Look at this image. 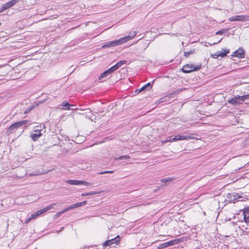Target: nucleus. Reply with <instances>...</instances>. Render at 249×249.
<instances>
[{
  "mask_svg": "<svg viewBox=\"0 0 249 249\" xmlns=\"http://www.w3.org/2000/svg\"><path fill=\"white\" fill-rule=\"evenodd\" d=\"M114 173V171H106L102 172L99 173V174H112Z\"/></svg>",
  "mask_w": 249,
  "mask_h": 249,
  "instance_id": "f704fd0d",
  "label": "nucleus"
},
{
  "mask_svg": "<svg viewBox=\"0 0 249 249\" xmlns=\"http://www.w3.org/2000/svg\"><path fill=\"white\" fill-rule=\"evenodd\" d=\"M232 56H236L238 58H244L245 57V52L243 49L239 48L233 53Z\"/></svg>",
  "mask_w": 249,
  "mask_h": 249,
  "instance_id": "1a4fd4ad",
  "label": "nucleus"
},
{
  "mask_svg": "<svg viewBox=\"0 0 249 249\" xmlns=\"http://www.w3.org/2000/svg\"><path fill=\"white\" fill-rule=\"evenodd\" d=\"M195 53V50H191L188 52H184V56L185 57H188L191 54H192Z\"/></svg>",
  "mask_w": 249,
  "mask_h": 249,
  "instance_id": "c85d7f7f",
  "label": "nucleus"
},
{
  "mask_svg": "<svg viewBox=\"0 0 249 249\" xmlns=\"http://www.w3.org/2000/svg\"><path fill=\"white\" fill-rule=\"evenodd\" d=\"M180 141L179 135H177L173 138L171 137V142Z\"/></svg>",
  "mask_w": 249,
  "mask_h": 249,
  "instance_id": "7c9ffc66",
  "label": "nucleus"
},
{
  "mask_svg": "<svg viewBox=\"0 0 249 249\" xmlns=\"http://www.w3.org/2000/svg\"><path fill=\"white\" fill-rule=\"evenodd\" d=\"M109 70H110V71H111L112 72H113L114 71L117 70V69L114 66H113L112 67L109 68Z\"/></svg>",
  "mask_w": 249,
  "mask_h": 249,
  "instance_id": "ea45409f",
  "label": "nucleus"
},
{
  "mask_svg": "<svg viewBox=\"0 0 249 249\" xmlns=\"http://www.w3.org/2000/svg\"><path fill=\"white\" fill-rule=\"evenodd\" d=\"M120 237L117 235L115 238L106 241L103 244L104 248L114 245H117L120 242Z\"/></svg>",
  "mask_w": 249,
  "mask_h": 249,
  "instance_id": "20e7f679",
  "label": "nucleus"
},
{
  "mask_svg": "<svg viewBox=\"0 0 249 249\" xmlns=\"http://www.w3.org/2000/svg\"><path fill=\"white\" fill-rule=\"evenodd\" d=\"M66 182L71 185H81V180L68 179Z\"/></svg>",
  "mask_w": 249,
  "mask_h": 249,
  "instance_id": "2eb2a0df",
  "label": "nucleus"
},
{
  "mask_svg": "<svg viewBox=\"0 0 249 249\" xmlns=\"http://www.w3.org/2000/svg\"><path fill=\"white\" fill-rule=\"evenodd\" d=\"M62 106L63 107V108L64 109H71L70 108V107L73 106L72 105H70L66 101H64L62 103Z\"/></svg>",
  "mask_w": 249,
  "mask_h": 249,
  "instance_id": "a211bd4d",
  "label": "nucleus"
},
{
  "mask_svg": "<svg viewBox=\"0 0 249 249\" xmlns=\"http://www.w3.org/2000/svg\"><path fill=\"white\" fill-rule=\"evenodd\" d=\"M228 198L229 199L228 201L230 202H231L237 198V196L231 194H229L228 196Z\"/></svg>",
  "mask_w": 249,
  "mask_h": 249,
  "instance_id": "6ab92c4d",
  "label": "nucleus"
},
{
  "mask_svg": "<svg viewBox=\"0 0 249 249\" xmlns=\"http://www.w3.org/2000/svg\"><path fill=\"white\" fill-rule=\"evenodd\" d=\"M65 212H66V211H65V209H64L63 210H62V211H60V212H59L55 214V215H54V216H55V217H59V216L61 214H62V213H65Z\"/></svg>",
  "mask_w": 249,
  "mask_h": 249,
  "instance_id": "473e14b6",
  "label": "nucleus"
},
{
  "mask_svg": "<svg viewBox=\"0 0 249 249\" xmlns=\"http://www.w3.org/2000/svg\"><path fill=\"white\" fill-rule=\"evenodd\" d=\"M130 156H129L128 155H124V156H120L119 157L115 158L114 159L117 160H124V159H125V160L129 159H130Z\"/></svg>",
  "mask_w": 249,
  "mask_h": 249,
  "instance_id": "b1692460",
  "label": "nucleus"
},
{
  "mask_svg": "<svg viewBox=\"0 0 249 249\" xmlns=\"http://www.w3.org/2000/svg\"><path fill=\"white\" fill-rule=\"evenodd\" d=\"M109 76L108 73L106 72V71H105L104 72H103L101 75L99 77V80H101L103 78L106 77L107 76Z\"/></svg>",
  "mask_w": 249,
  "mask_h": 249,
  "instance_id": "c756f323",
  "label": "nucleus"
},
{
  "mask_svg": "<svg viewBox=\"0 0 249 249\" xmlns=\"http://www.w3.org/2000/svg\"><path fill=\"white\" fill-rule=\"evenodd\" d=\"M56 203H53L50 205L49 206H47L46 207L44 208V209L39 210L37 211L36 213H35L36 215V216H38L40 215L41 214L44 213L46 212L47 211L50 210V209H52L54 208V206L56 205Z\"/></svg>",
  "mask_w": 249,
  "mask_h": 249,
  "instance_id": "0eeeda50",
  "label": "nucleus"
},
{
  "mask_svg": "<svg viewBox=\"0 0 249 249\" xmlns=\"http://www.w3.org/2000/svg\"><path fill=\"white\" fill-rule=\"evenodd\" d=\"M211 56L214 59H217L219 57H222L220 52H217L213 54H212Z\"/></svg>",
  "mask_w": 249,
  "mask_h": 249,
  "instance_id": "a878e982",
  "label": "nucleus"
},
{
  "mask_svg": "<svg viewBox=\"0 0 249 249\" xmlns=\"http://www.w3.org/2000/svg\"><path fill=\"white\" fill-rule=\"evenodd\" d=\"M228 31H229L228 29H222V30H221L220 31H217L216 33V35H222V34H223L224 33H227Z\"/></svg>",
  "mask_w": 249,
  "mask_h": 249,
  "instance_id": "cd10ccee",
  "label": "nucleus"
},
{
  "mask_svg": "<svg viewBox=\"0 0 249 249\" xmlns=\"http://www.w3.org/2000/svg\"><path fill=\"white\" fill-rule=\"evenodd\" d=\"M201 65L197 66H194L193 65L186 64L181 69L182 71L184 73H190L193 71L199 70L201 68Z\"/></svg>",
  "mask_w": 249,
  "mask_h": 249,
  "instance_id": "7ed1b4c3",
  "label": "nucleus"
},
{
  "mask_svg": "<svg viewBox=\"0 0 249 249\" xmlns=\"http://www.w3.org/2000/svg\"><path fill=\"white\" fill-rule=\"evenodd\" d=\"M182 91V89H178V90L175 91V92H176V94H178L180 92H181Z\"/></svg>",
  "mask_w": 249,
  "mask_h": 249,
  "instance_id": "c03bdc74",
  "label": "nucleus"
},
{
  "mask_svg": "<svg viewBox=\"0 0 249 249\" xmlns=\"http://www.w3.org/2000/svg\"><path fill=\"white\" fill-rule=\"evenodd\" d=\"M5 10H6L5 6L3 4L1 7L0 8V13H2L3 11H4Z\"/></svg>",
  "mask_w": 249,
  "mask_h": 249,
  "instance_id": "58836bf2",
  "label": "nucleus"
},
{
  "mask_svg": "<svg viewBox=\"0 0 249 249\" xmlns=\"http://www.w3.org/2000/svg\"><path fill=\"white\" fill-rule=\"evenodd\" d=\"M228 102L233 106H237L242 104L244 101L242 96H236L230 99Z\"/></svg>",
  "mask_w": 249,
  "mask_h": 249,
  "instance_id": "39448f33",
  "label": "nucleus"
},
{
  "mask_svg": "<svg viewBox=\"0 0 249 249\" xmlns=\"http://www.w3.org/2000/svg\"><path fill=\"white\" fill-rule=\"evenodd\" d=\"M45 127L44 124H40L39 125L36 126L34 127V130H37V131L42 132V131H43L45 129Z\"/></svg>",
  "mask_w": 249,
  "mask_h": 249,
  "instance_id": "dca6fc26",
  "label": "nucleus"
},
{
  "mask_svg": "<svg viewBox=\"0 0 249 249\" xmlns=\"http://www.w3.org/2000/svg\"><path fill=\"white\" fill-rule=\"evenodd\" d=\"M106 72L108 73V74L109 75H110L112 72H111V71H110V70H109V69H108V70H106Z\"/></svg>",
  "mask_w": 249,
  "mask_h": 249,
  "instance_id": "49530a36",
  "label": "nucleus"
},
{
  "mask_svg": "<svg viewBox=\"0 0 249 249\" xmlns=\"http://www.w3.org/2000/svg\"><path fill=\"white\" fill-rule=\"evenodd\" d=\"M248 223L249 222L244 221L242 225L239 226L240 230L246 233H249V224H248Z\"/></svg>",
  "mask_w": 249,
  "mask_h": 249,
  "instance_id": "9d476101",
  "label": "nucleus"
},
{
  "mask_svg": "<svg viewBox=\"0 0 249 249\" xmlns=\"http://www.w3.org/2000/svg\"><path fill=\"white\" fill-rule=\"evenodd\" d=\"M37 216L36 215V213H34V214H31L28 218L26 220V221H25V223H29L31 220L33 219H35L36 218Z\"/></svg>",
  "mask_w": 249,
  "mask_h": 249,
  "instance_id": "bb28decb",
  "label": "nucleus"
},
{
  "mask_svg": "<svg viewBox=\"0 0 249 249\" xmlns=\"http://www.w3.org/2000/svg\"><path fill=\"white\" fill-rule=\"evenodd\" d=\"M175 240L177 241V244L179 243H180L182 241V239H181V238L175 239Z\"/></svg>",
  "mask_w": 249,
  "mask_h": 249,
  "instance_id": "37998d69",
  "label": "nucleus"
},
{
  "mask_svg": "<svg viewBox=\"0 0 249 249\" xmlns=\"http://www.w3.org/2000/svg\"><path fill=\"white\" fill-rule=\"evenodd\" d=\"M174 179V178H162L160 180L161 182L165 184H168L171 182Z\"/></svg>",
  "mask_w": 249,
  "mask_h": 249,
  "instance_id": "f3484780",
  "label": "nucleus"
},
{
  "mask_svg": "<svg viewBox=\"0 0 249 249\" xmlns=\"http://www.w3.org/2000/svg\"><path fill=\"white\" fill-rule=\"evenodd\" d=\"M28 122V120H22L13 124L6 131V134L8 136L10 135L11 134L15 132L20 126L27 124Z\"/></svg>",
  "mask_w": 249,
  "mask_h": 249,
  "instance_id": "f03ea898",
  "label": "nucleus"
},
{
  "mask_svg": "<svg viewBox=\"0 0 249 249\" xmlns=\"http://www.w3.org/2000/svg\"><path fill=\"white\" fill-rule=\"evenodd\" d=\"M31 109V108L29 109V110H28L25 111L24 112V114H26L28 113L30 111Z\"/></svg>",
  "mask_w": 249,
  "mask_h": 249,
  "instance_id": "de8ad7c7",
  "label": "nucleus"
},
{
  "mask_svg": "<svg viewBox=\"0 0 249 249\" xmlns=\"http://www.w3.org/2000/svg\"><path fill=\"white\" fill-rule=\"evenodd\" d=\"M168 142H171V137H169L165 141H162V143H165Z\"/></svg>",
  "mask_w": 249,
  "mask_h": 249,
  "instance_id": "c9c22d12",
  "label": "nucleus"
},
{
  "mask_svg": "<svg viewBox=\"0 0 249 249\" xmlns=\"http://www.w3.org/2000/svg\"><path fill=\"white\" fill-rule=\"evenodd\" d=\"M109 70H110V71H111L112 72H113L114 71L117 70V69L114 66H113L112 67L109 68Z\"/></svg>",
  "mask_w": 249,
  "mask_h": 249,
  "instance_id": "a19ab883",
  "label": "nucleus"
},
{
  "mask_svg": "<svg viewBox=\"0 0 249 249\" xmlns=\"http://www.w3.org/2000/svg\"><path fill=\"white\" fill-rule=\"evenodd\" d=\"M52 170H48V172L51 171H52Z\"/></svg>",
  "mask_w": 249,
  "mask_h": 249,
  "instance_id": "09e8293b",
  "label": "nucleus"
},
{
  "mask_svg": "<svg viewBox=\"0 0 249 249\" xmlns=\"http://www.w3.org/2000/svg\"><path fill=\"white\" fill-rule=\"evenodd\" d=\"M176 95V93L175 91L173 92L168 94L167 96H165L164 97H163L160 98L159 101L160 103H162L164 102L168 101L167 99H168L169 98H173L175 97V96Z\"/></svg>",
  "mask_w": 249,
  "mask_h": 249,
  "instance_id": "ddd939ff",
  "label": "nucleus"
},
{
  "mask_svg": "<svg viewBox=\"0 0 249 249\" xmlns=\"http://www.w3.org/2000/svg\"><path fill=\"white\" fill-rule=\"evenodd\" d=\"M81 185H85L87 186H90L91 185V183L89 182H87L86 181H82L81 180Z\"/></svg>",
  "mask_w": 249,
  "mask_h": 249,
  "instance_id": "72a5a7b5",
  "label": "nucleus"
},
{
  "mask_svg": "<svg viewBox=\"0 0 249 249\" xmlns=\"http://www.w3.org/2000/svg\"><path fill=\"white\" fill-rule=\"evenodd\" d=\"M98 193H99V192H95V191H91L89 193H85L82 194V196H89V195H94L97 194Z\"/></svg>",
  "mask_w": 249,
  "mask_h": 249,
  "instance_id": "4be33fe9",
  "label": "nucleus"
},
{
  "mask_svg": "<svg viewBox=\"0 0 249 249\" xmlns=\"http://www.w3.org/2000/svg\"><path fill=\"white\" fill-rule=\"evenodd\" d=\"M126 60H122V61H120L119 62H118V63H117L115 65H114L115 66V67L117 69V70L118 69H119L120 67H121L122 65H123L125 63H126Z\"/></svg>",
  "mask_w": 249,
  "mask_h": 249,
  "instance_id": "aec40b11",
  "label": "nucleus"
},
{
  "mask_svg": "<svg viewBox=\"0 0 249 249\" xmlns=\"http://www.w3.org/2000/svg\"><path fill=\"white\" fill-rule=\"evenodd\" d=\"M179 139L180 140H187V135H179Z\"/></svg>",
  "mask_w": 249,
  "mask_h": 249,
  "instance_id": "e433bc0d",
  "label": "nucleus"
},
{
  "mask_svg": "<svg viewBox=\"0 0 249 249\" xmlns=\"http://www.w3.org/2000/svg\"><path fill=\"white\" fill-rule=\"evenodd\" d=\"M42 135V132L37 131V130H34V133L31 134V136L34 141H36Z\"/></svg>",
  "mask_w": 249,
  "mask_h": 249,
  "instance_id": "9b49d317",
  "label": "nucleus"
},
{
  "mask_svg": "<svg viewBox=\"0 0 249 249\" xmlns=\"http://www.w3.org/2000/svg\"><path fill=\"white\" fill-rule=\"evenodd\" d=\"M19 1V0H11L10 1H8L5 4H4V6H5V8L8 9L11 7H12L13 6H14L15 4H16L17 2Z\"/></svg>",
  "mask_w": 249,
  "mask_h": 249,
  "instance_id": "4468645a",
  "label": "nucleus"
},
{
  "mask_svg": "<svg viewBox=\"0 0 249 249\" xmlns=\"http://www.w3.org/2000/svg\"><path fill=\"white\" fill-rule=\"evenodd\" d=\"M1 25V23L0 22V26Z\"/></svg>",
  "mask_w": 249,
  "mask_h": 249,
  "instance_id": "8fccbe9b",
  "label": "nucleus"
},
{
  "mask_svg": "<svg viewBox=\"0 0 249 249\" xmlns=\"http://www.w3.org/2000/svg\"><path fill=\"white\" fill-rule=\"evenodd\" d=\"M168 244L169 246H171L173 245H177V241L175 240V239L171 240L170 241H168Z\"/></svg>",
  "mask_w": 249,
  "mask_h": 249,
  "instance_id": "2f4dec72",
  "label": "nucleus"
},
{
  "mask_svg": "<svg viewBox=\"0 0 249 249\" xmlns=\"http://www.w3.org/2000/svg\"><path fill=\"white\" fill-rule=\"evenodd\" d=\"M168 247H169V246L168 242H165V243H163L162 244H160L158 247V249H162L166 248H167Z\"/></svg>",
  "mask_w": 249,
  "mask_h": 249,
  "instance_id": "412c9836",
  "label": "nucleus"
},
{
  "mask_svg": "<svg viewBox=\"0 0 249 249\" xmlns=\"http://www.w3.org/2000/svg\"><path fill=\"white\" fill-rule=\"evenodd\" d=\"M243 214L245 221L249 223V206L244 209Z\"/></svg>",
  "mask_w": 249,
  "mask_h": 249,
  "instance_id": "f8f14e48",
  "label": "nucleus"
},
{
  "mask_svg": "<svg viewBox=\"0 0 249 249\" xmlns=\"http://www.w3.org/2000/svg\"><path fill=\"white\" fill-rule=\"evenodd\" d=\"M87 203V201H84L83 202L76 203L75 204H73L69 206L68 207L65 209V210L66 212H68L69 210H71L74 209L75 208L82 206Z\"/></svg>",
  "mask_w": 249,
  "mask_h": 249,
  "instance_id": "6e6552de",
  "label": "nucleus"
},
{
  "mask_svg": "<svg viewBox=\"0 0 249 249\" xmlns=\"http://www.w3.org/2000/svg\"><path fill=\"white\" fill-rule=\"evenodd\" d=\"M230 21H249V16L247 15H238L230 17L229 18Z\"/></svg>",
  "mask_w": 249,
  "mask_h": 249,
  "instance_id": "423d86ee",
  "label": "nucleus"
},
{
  "mask_svg": "<svg viewBox=\"0 0 249 249\" xmlns=\"http://www.w3.org/2000/svg\"><path fill=\"white\" fill-rule=\"evenodd\" d=\"M222 57L226 56L228 53H229V50H227L226 49H222V51H220Z\"/></svg>",
  "mask_w": 249,
  "mask_h": 249,
  "instance_id": "393cba45",
  "label": "nucleus"
},
{
  "mask_svg": "<svg viewBox=\"0 0 249 249\" xmlns=\"http://www.w3.org/2000/svg\"><path fill=\"white\" fill-rule=\"evenodd\" d=\"M106 72L108 73V74L109 75H110L112 72H111V71H110V70H109V69H108V70H106Z\"/></svg>",
  "mask_w": 249,
  "mask_h": 249,
  "instance_id": "a18cd8bd",
  "label": "nucleus"
},
{
  "mask_svg": "<svg viewBox=\"0 0 249 249\" xmlns=\"http://www.w3.org/2000/svg\"><path fill=\"white\" fill-rule=\"evenodd\" d=\"M136 34L137 33L136 31H133L129 33V36L122 37L117 40L107 42L105 45L102 46V48H109L119 46L132 39Z\"/></svg>",
  "mask_w": 249,
  "mask_h": 249,
  "instance_id": "f257e3e1",
  "label": "nucleus"
},
{
  "mask_svg": "<svg viewBox=\"0 0 249 249\" xmlns=\"http://www.w3.org/2000/svg\"><path fill=\"white\" fill-rule=\"evenodd\" d=\"M194 139V137H193L191 134L189 135H187V140H191V139Z\"/></svg>",
  "mask_w": 249,
  "mask_h": 249,
  "instance_id": "79ce46f5",
  "label": "nucleus"
},
{
  "mask_svg": "<svg viewBox=\"0 0 249 249\" xmlns=\"http://www.w3.org/2000/svg\"><path fill=\"white\" fill-rule=\"evenodd\" d=\"M148 88H152V84L150 82L147 83V84L143 86L142 88H141V89H140V91L144 90Z\"/></svg>",
  "mask_w": 249,
  "mask_h": 249,
  "instance_id": "5701e85b",
  "label": "nucleus"
},
{
  "mask_svg": "<svg viewBox=\"0 0 249 249\" xmlns=\"http://www.w3.org/2000/svg\"><path fill=\"white\" fill-rule=\"evenodd\" d=\"M242 99L243 101L244 102L245 100L249 99V94L245 95L242 96Z\"/></svg>",
  "mask_w": 249,
  "mask_h": 249,
  "instance_id": "4c0bfd02",
  "label": "nucleus"
}]
</instances>
